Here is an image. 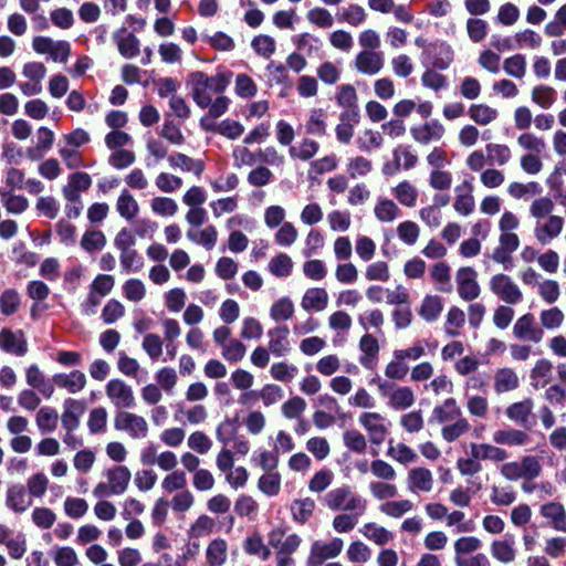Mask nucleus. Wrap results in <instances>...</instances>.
Returning <instances> with one entry per match:
<instances>
[{"instance_id": "f257e3e1", "label": "nucleus", "mask_w": 566, "mask_h": 566, "mask_svg": "<svg viewBox=\"0 0 566 566\" xmlns=\"http://www.w3.org/2000/svg\"><path fill=\"white\" fill-rule=\"evenodd\" d=\"M554 209L555 203L549 197L534 198L530 205L528 213L535 221L533 234L542 245L549 244L563 232L565 220L560 216L553 214Z\"/></svg>"}, {"instance_id": "f03ea898", "label": "nucleus", "mask_w": 566, "mask_h": 566, "mask_svg": "<svg viewBox=\"0 0 566 566\" xmlns=\"http://www.w3.org/2000/svg\"><path fill=\"white\" fill-rule=\"evenodd\" d=\"M231 78V71H221L211 76L202 71H195L189 74L187 84L190 87L191 97L197 106L207 108L212 95L223 94Z\"/></svg>"}, {"instance_id": "7ed1b4c3", "label": "nucleus", "mask_w": 566, "mask_h": 566, "mask_svg": "<svg viewBox=\"0 0 566 566\" xmlns=\"http://www.w3.org/2000/svg\"><path fill=\"white\" fill-rule=\"evenodd\" d=\"M322 501L331 511H345L363 515L367 510V500L353 491L352 486L347 484L332 489Z\"/></svg>"}, {"instance_id": "20e7f679", "label": "nucleus", "mask_w": 566, "mask_h": 566, "mask_svg": "<svg viewBox=\"0 0 566 566\" xmlns=\"http://www.w3.org/2000/svg\"><path fill=\"white\" fill-rule=\"evenodd\" d=\"M106 481L98 482L93 489L96 499L124 494L132 479L130 470L125 465H113L103 471Z\"/></svg>"}, {"instance_id": "39448f33", "label": "nucleus", "mask_w": 566, "mask_h": 566, "mask_svg": "<svg viewBox=\"0 0 566 566\" xmlns=\"http://www.w3.org/2000/svg\"><path fill=\"white\" fill-rule=\"evenodd\" d=\"M541 472L542 464L535 455H525L518 461L504 462L500 467L501 475L509 481L534 480Z\"/></svg>"}, {"instance_id": "423d86ee", "label": "nucleus", "mask_w": 566, "mask_h": 566, "mask_svg": "<svg viewBox=\"0 0 566 566\" xmlns=\"http://www.w3.org/2000/svg\"><path fill=\"white\" fill-rule=\"evenodd\" d=\"M358 423L367 432L368 440L374 446H380L389 434L391 422L379 412L366 411L358 416Z\"/></svg>"}, {"instance_id": "0eeeda50", "label": "nucleus", "mask_w": 566, "mask_h": 566, "mask_svg": "<svg viewBox=\"0 0 566 566\" xmlns=\"http://www.w3.org/2000/svg\"><path fill=\"white\" fill-rule=\"evenodd\" d=\"M490 291L507 305L523 301V293L515 281L507 274H494L489 282Z\"/></svg>"}, {"instance_id": "6e6552de", "label": "nucleus", "mask_w": 566, "mask_h": 566, "mask_svg": "<svg viewBox=\"0 0 566 566\" xmlns=\"http://www.w3.org/2000/svg\"><path fill=\"white\" fill-rule=\"evenodd\" d=\"M114 428L135 440L145 439L149 432L148 422L143 416L126 410H120L115 415Z\"/></svg>"}, {"instance_id": "1a4fd4ad", "label": "nucleus", "mask_w": 566, "mask_h": 566, "mask_svg": "<svg viewBox=\"0 0 566 566\" xmlns=\"http://www.w3.org/2000/svg\"><path fill=\"white\" fill-rule=\"evenodd\" d=\"M344 548V541L334 537L331 541H314L307 556L308 566H322L326 560L336 558Z\"/></svg>"}, {"instance_id": "9d476101", "label": "nucleus", "mask_w": 566, "mask_h": 566, "mask_svg": "<svg viewBox=\"0 0 566 566\" xmlns=\"http://www.w3.org/2000/svg\"><path fill=\"white\" fill-rule=\"evenodd\" d=\"M458 295L467 302L476 300L481 294V286L478 282V272L471 266L459 268L455 273Z\"/></svg>"}, {"instance_id": "9b49d317", "label": "nucleus", "mask_w": 566, "mask_h": 566, "mask_svg": "<svg viewBox=\"0 0 566 566\" xmlns=\"http://www.w3.org/2000/svg\"><path fill=\"white\" fill-rule=\"evenodd\" d=\"M105 392L117 409H132L136 405L133 388L122 379H111L105 386Z\"/></svg>"}, {"instance_id": "f8f14e48", "label": "nucleus", "mask_w": 566, "mask_h": 566, "mask_svg": "<svg viewBox=\"0 0 566 566\" xmlns=\"http://www.w3.org/2000/svg\"><path fill=\"white\" fill-rule=\"evenodd\" d=\"M418 164V156L409 145H398L392 150V160L382 166L386 176H394L400 170H410Z\"/></svg>"}, {"instance_id": "ddd939ff", "label": "nucleus", "mask_w": 566, "mask_h": 566, "mask_svg": "<svg viewBox=\"0 0 566 566\" xmlns=\"http://www.w3.org/2000/svg\"><path fill=\"white\" fill-rule=\"evenodd\" d=\"M35 495V474L28 479V489L22 484H14L7 492V504L15 512H24Z\"/></svg>"}, {"instance_id": "4468645a", "label": "nucleus", "mask_w": 566, "mask_h": 566, "mask_svg": "<svg viewBox=\"0 0 566 566\" xmlns=\"http://www.w3.org/2000/svg\"><path fill=\"white\" fill-rule=\"evenodd\" d=\"M513 335L520 340L538 344L544 338V331L536 324L534 315L526 313L514 323Z\"/></svg>"}, {"instance_id": "2eb2a0df", "label": "nucleus", "mask_w": 566, "mask_h": 566, "mask_svg": "<svg viewBox=\"0 0 566 566\" xmlns=\"http://www.w3.org/2000/svg\"><path fill=\"white\" fill-rule=\"evenodd\" d=\"M38 54L46 55L55 63H66L71 55V44L64 40L38 36Z\"/></svg>"}, {"instance_id": "dca6fc26", "label": "nucleus", "mask_w": 566, "mask_h": 566, "mask_svg": "<svg viewBox=\"0 0 566 566\" xmlns=\"http://www.w3.org/2000/svg\"><path fill=\"white\" fill-rule=\"evenodd\" d=\"M446 134V128L438 119H431L410 128L412 139L420 145H429L440 142Z\"/></svg>"}, {"instance_id": "f3484780", "label": "nucleus", "mask_w": 566, "mask_h": 566, "mask_svg": "<svg viewBox=\"0 0 566 566\" xmlns=\"http://www.w3.org/2000/svg\"><path fill=\"white\" fill-rule=\"evenodd\" d=\"M406 483L412 494L429 493L434 484L433 474L428 468L415 467L408 471Z\"/></svg>"}, {"instance_id": "a211bd4d", "label": "nucleus", "mask_w": 566, "mask_h": 566, "mask_svg": "<svg viewBox=\"0 0 566 566\" xmlns=\"http://www.w3.org/2000/svg\"><path fill=\"white\" fill-rule=\"evenodd\" d=\"M424 54L436 70H447L454 59V52L446 42L431 43L424 49Z\"/></svg>"}, {"instance_id": "6ab92c4d", "label": "nucleus", "mask_w": 566, "mask_h": 566, "mask_svg": "<svg viewBox=\"0 0 566 566\" xmlns=\"http://www.w3.org/2000/svg\"><path fill=\"white\" fill-rule=\"evenodd\" d=\"M290 328L277 325L268 331V348L275 357H284L291 352Z\"/></svg>"}, {"instance_id": "aec40b11", "label": "nucleus", "mask_w": 566, "mask_h": 566, "mask_svg": "<svg viewBox=\"0 0 566 566\" xmlns=\"http://www.w3.org/2000/svg\"><path fill=\"white\" fill-rule=\"evenodd\" d=\"M86 409L85 401L66 398L63 401V411L60 416L63 429L76 430Z\"/></svg>"}, {"instance_id": "412c9836", "label": "nucleus", "mask_w": 566, "mask_h": 566, "mask_svg": "<svg viewBox=\"0 0 566 566\" xmlns=\"http://www.w3.org/2000/svg\"><path fill=\"white\" fill-rule=\"evenodd\" d=\"M112 40L116 44L120 55L125 59H133L139 54L140 42L127 28L123 27L116 30L112 35Z\"/></svg>"}, {"instance_id": "4be33fe9", "label": "nucleus", "mask_w": 566, "mask_h": 566, "mask_svg": "<svg viewBox=\"0 0 566 566\" xmlns=\"http://www.w3.org/2000/svg\"><path fill=\"white\" fill-rule=\"evenodd\" d=\"M356 70L365 75H376L384 67V54L378 51H360L355 57Z\"/></svg>"}, {"instance_id": "5701e85b", "label": "nucleus", "mask_w": 566, "mask_h": 566, "mask_svg": "<svg viewBox=\"0 0 566 566\" xmlns=\"http://www.w3.org/2000/svg\"><path fill=\"white\" fill-rule=\"evenodd\" d=\"M454 192V211L462 217H468L472 214L475 209V199L472 193L473 185L470 181L465 180L460 186L455 187Z\"/></svg>"}, {"instance_id": "b1692460", "label": "nucleus", "mask_w": 566, "mask_h": 566, "mask_svg": "<svg viewBox=\"0 0 566 566\" xmlns=\"http://www.w3.org/2000/svg\"><path fill=\"white\" fill-rule=\"evenodd\" d=\"M53 382L57 388L64 389L71 395H76L86 387L87 379L83 371L73 369L70 373L54 374Z\"/></svg>"}, {"instance_id": "393cba45", "label": "nucleus", "mask_w": 566, "mask_h": 566, "mask_svg": "<svg viewBox=\"0 0 566 566\" xmlns=\"http://www.w3.org/2000/svg\"><path fill=\"white\" fill-rule=\"evenodd\" d=\"M470 454L482 461L504 462L509 458V452L499 444L471 442Z\"/></svg>"}, {"instance_id": "a878e982", "label": "nucleus", "mask_w": 566, "mask_h": 566, "mask_svg": "<svg viewBox=\"0 0 566 566\" xmlns=\"http://www.w3.org/2000/svg\"><path fill=\"white\" fill-rule=\"evenodd\" d=\"M520 247V238L515 232H501L499 245L494 249L492 260L505 264L511 260V254Z\"/></svg>"}, {"instance_id": "bb28decb", "label": "nucleus", "mask_w": 566, "mask_h": 566, "mask_svg": "<svg viewBox=\"0 0 566 566\" xmlns=\"http://www.w3.org/2000/svg\"><path fill=\"white\" fill-rule=\"evenodd\" d=\"M358 346L360 350V356L358 358L359 364L365 369H374L378 361V340L371 334H365L360 337Z\"/></svg>"}, {"instance_id": "cd10ccee", "label": "nucleus", "mask_w": 566, "mask_h": 566, "mask_svg": "<svg viewBox=\"0 0 566 566\" xmlns=\"http://www.w3.org/2000/svg\"><path fill=\"white\" fill-rule=\"evenodd\" d=\"M490 553L495 560L502 564L513 563L517 555L514 537L505 536L493 541L490 545Z\"/></svg>"}, {"instance_id": "c85d7f7f", "label": "nucleus", "mask_w": 566, "mask_h": 566, "mask_svg": "<svg viewBox=\"0 0 566 566\" xmlns=\"http://www.w3.org/2000/svg\"><path fill=\"white\" fill-rule=\"evenodd\" d=\"M539 513L554 530L566 533V509L562 503L555 501L544 503Z\"/></svg>"}, {"instance_id": "c756f323", "label": "nucleus", "mask_w": 566, "mask_h": 566, "mask_svg": "<svg viewBox=\"0 0 566 566\" xmlns=\"http://www.w3.org/2000/svg\"><path fill=\"white\" fill-rule=\"evenodd\" d=\"M328 302L329 295L324 287H310L302 296L301 306L305 312H323Z\"/></svg>"}, {"instance_id": "7c9ffc66", "label": "nucleus", "mask_w": 566, "mask_h": 566, "mask_svg": "<svg viewBox=\"0 0 566 566\" xmlns=\"http://www.w3.org/2000/svg\"><path fill=\"white\" fill-rule=\"evenodd\" d=\"M461 417H463L462 410L454 398L444 399L433 408L431 413V420L443 426Z\"/></svg>"}, {"instance_id": "2f4dec72", "label": "nucleus", "mask_w": 566, "mask_h": 566, "mask_svg": "<svg viewBox=\"0 0 566 566\" xmlns=\"http://www.w3.org/2000/svg\"><path fill=\"white\" fill-rule=\"evenodd\" d=\"M0 349L22 356L27 353V340L21 331L12 332L9 328H2L0 331Z\"/></svg>"}, {"instance_id": "473e14b6", "label": "nucleus", "mask_w": 566, "mask_h": 566, "mask_svg": "<svg viewBox=\"0 0 566 566\" xmlns=\"http://www.w3.org/2000/svg\"><path fill=\"white\" fill-rule=\"evenodd\" d=\"M492 440L499 446L521 447L526 446L531 441V437L526 431L505 428L495 430L492 433Z\"/></svg>"}, {"instance_id": "72a5a7b5", "label": "nucleus", "mask_w": 566, "mask_h": 566, "mask_svg": "<svg viewBox=\"0 0 566 566\" xmlns=\"http://www.w3.org/2000/svg\"><path fill=\"white\" fill-rule=\"evenodd\" d=\"M315 510L316 502L310 496L295 499L290 504L291 517L300 525L306 524L313 517Z\"/></svg>"}, {"instance_id": "f704fd0d", "label": "nucleus", "mask_w": 566, "mask_h": 566, "mask_svg": "<svg viewBox=\"0 0 566 566\" xmlns=\"http://www.w3.org/2000/svg\"><path fill=\"white\" fill-rule=\"evenodd\" d=\"M520 386V378L516 371L510 367L499 368L493 376V389L495 394L502 395L513 391Z\"/></svg>"}, {"instance_id": "c9c22d12", "label": "nucleus", "mask_w": 566, "mask_h": 566, "mask_svg": "<svg viewBox=\"0 0 566 566\" xmlns=\"http://www.w3.org/2000/svg\"><path fill=\"white\" fill-rule=\"evenodd\" d=\"M416 402V395L411 387L397 386L390 388L387 405L394 410H406L411 408Z\"/></svg>"}, {"instance_id": "e433bc0d", "label": "nucleus", "mask_w": 566, "mask_h": 566, "mask_svg": "<svg viewBox=\"0 0 566 566\" xmlns=\"http://www.w3.org/2000/svg\"><path fill=\"white\" fill-rule=\"evenodd\" d=\"M359 120L358 112H342L339 123L335 127V135L338 143L348 145L354 136L355 125Z\"/></svg>"}, {"instance_id": "4c0bfd02", "label": "nucleus", "mask_w": 566, "mask_h": 566, "mask_svg": "<svg viewBox=\"0 0 566 566\" xmlns=\"http://www.w3.org/2000/svg\"><path fill=\"white\" fill-rule=\"evenodd\" d=\"M169 166L185 172H191L200 177L205 171V163L201 159L191 158L182 153H174L168 156Z\"/></svg>"}, {"instance_id": "58836bf2", "label": "nucleus", "mask_w": 566, "mask_h": 566, "mask_svg": "<svg viewBox=\"0 0 566 566\" xmlns=\"http://www.w3.org/2000/svg\"><path fill=\"white\" fill-rule=\"evenodd\" d=\"M206 566H224L228 560V542L221 537L213 538L206 547Z\"/></svg>"}, {"instance_id": "ea45409f", "label": "nucleus", "mask_w": 566, "mask_h": 566, "mask_svg": "<svg viewBox=\"0 0 566 566\" xmlns=\"http://www.w3.org/2000/svg\"><path fill=\"white\" fill-rule=\"evenodd\" d=\"M397 202L387 197H378L374 207V216L381 223H391L401 216Z\"/></svg>"}, {"instance_id": "a19ab883", "label": "nucleus", "mask_w": 566, "mask_h": 566, "mask_svg": "<svg viewBox=\"0 0 566 566\" xmlns=\"http://www.w3.org/2000/svg\"><path fill=\"white\" fill-rule=\"evenodd\" d=\"M506 191L515 200H528L534 197H542L543 187L537 181H512L509 184Z\"/></svg>"}, {"instance_id": "79ce46f5", "label": "nucleus", "mask_w": 566, "mask_h": 566, "mask_svg": "<svg viewBox=\"0 0 566 566\" xmlns=\"http://www.w3.org/2000/svg\"><path fill=\"white\" fill-rule=\"evenodd\" d=\"M391 195L402 207L413 208L417 205L419 191L411 181L401 180L391 188Z\"/></svg>"}, {"instance_id": "37998d69", "label": "nucleus", "mask_w": 566, "mask_h": 566, "mask_svg": "<svg viewBox=\"0 0 566 566\" xmlns=\"http://www.w3.org/2000/svg\"><path fill=\"white\" fill-rule=\"evenodd\" d=\"M187 239L195 244L203 247L206 250H212L218 241L217 228L212 224L203 229H189L187 231Z\"/></svg>"}, {"instance_id": "c03bdc74", "label": "nucleus", "mask_w": 566, "mask_h": 566, "mask_svg": "<svg viewBox=\"0 0 566 566\" xmlns=\"http://www.w3.org/2000/svg\"><path fill=\"white\" fill-rule=\"evenodd\" d=\"M360 532L364 537L378 546H386L395 539L391 531L374 522L364 524Z\"/></svg>"}, {"instance_id": "a18cd8bd", "label": "nucleus", "mask_w": 566, "mask_h": 566, "mask_svg": "<svg viewBox=\"0 0 566 566\" xmlns=\"http://www.w3.org/2000/svg\"><path fill=\"white\" fill-rule=\"evenodd\" d=\"M443 310L442 298L438 295L428 294L421 301L418 314L428 323L436 322Z\"/></svg>"}, {"instance_id": "49530a36", "label": "nucleus", "mask_w": 566, "mask_h": 566, "mask_svg": "<svg viewBox=\"0 0 566 566\" xmlns=\"http://www.w3.org/2000/svg\"><path fill=\"white\" fill-rule=\"evenodd\" d=\"M292 42L301 54L307 56L318 53L323 46L322 40L308 32L294 35Z\"/></svg>"}, {"instance_id": "de8ad7c7", "label": "nucleus", "mask_w": 566, "mask_h": 566, "mask_svg": "<svg viewBox=\"0 0 566 566\" xmlns=\"http://www.w3.org/2000/svg\"><path fill=\"white\" fill-rule=\"evenodd\" d=\"M116 211L128 221L135 219L139 213V205L127 189L120 191L116 200Z\"/></svg>"}, {"instance_id": "09e8293b", "label": "nucleus", "mask_w": 566, "mask_h": 566, "mask_svg": "<svg viewBox=\"0 0 566 566\" xmlns=\"http://www.w3.org/2000/svg\"><path fill=\"white\" fill-rule=\"evenodd\" d=\"M318 150L319 144L316 140L311 138H303L289 148V155L293 159L308 161L314 158Z\"/></svg>"}, {"instance_id": "8fccbe9b", "label": "nucleus", "mask_w": 566, "mask_h": 566, "mask_svg": "<svg viewBox=\"0 0 566 566\" xmlns=\"http://www.w3.org/2000/svg\"><path fill=\"white\" fill-rule=\"evenodd\" d=\"M337 19L342 23H347L352 27L357 28L366 22L367 12L361 6L350 3L338 10Z\"/></svg>"}, {"instance_id": "3c124183", "label": "nucleus", "mask_w": 566, "mask_h": 566, "mask_svg": "<svg viewBox=\"0 0 566 566\" xmlns=\"http://www.w3.org/2000/svg\"><path fill=\"white\" fill-rule=\"evenodd\" d=\"M553 364L546 358L538 359L531 370V385L535 389L544 388L552 378Z\"/></svg>"}, {"instance_id": "603ef678", "label": "nucleus", "mask_w": 566, "mask_h": 566, "mask_svg": "<svg viewBox=\"0 0 566 566\" xmlns=\"http://www.w3.org/2000/svg\"><path fill=\"white\" fill-rule=\"evenodd\" d=\"M368 491L376 501L385 502L398 495L395 481L373 480L368 483Z\"/></svg>"}, {"instance_id": "864d4df0", "label": "nucleus", "mask_w": 566, "mask_h": 566, "mask_svg": "<svg viewBox=\"0 0 566 566\" xmlns=\"http://www.w3.org/2000/svg\"><path fill=\"white\" fill-rule=\"evenodd\" d=\"M295 305L290 296H283L274 301L270 307V317L276 322H286L294 316Z\"/></svg>"}, {"instance_id": "5fc2aeb1", "label": "nucleus", "mask_w": 566, "mask_h": 566, "mask_svg": "<svg viewBox=\"0 0 566 566\" xmlns=\"http://www.w3.org/2000/svg\"><path fill=\"white\" fill-rule=\"evenodd\" d=\"M415 509L413 503L408 499L385 501L379 505V511L391 518H400Z\"/></svg>"}, {"instance_id": "6e6d98bb", "label": "nucleus", "mask_w": 566, "mask_h": 566, "mask_svg": "<svg viewBox=\"0 0 566 566\" xmlns=\"http://www.w3.org/2000/svg\"><path fill=\"white\" fill-rule=\"evenodd\" d=\"M335 474L331 469L321 468L310 478L307 489L312 493H323L333 484Z\"/></svg>"}, {"instance_id": "4d7b16f0", "label": "nucleus", "mask_w": 566, "mask_h": 566, "mask_svg": "<svg viewBox=\"0 0 566 566\" xmlns=\"http://www.w3.org/2000/svg\"><path fill=\"white\" fill-rule=\"evenodd\" d=\"M469 117L481 126H486L499 117V112L486 104H472L468 109Z\"/></svg>"}, {"instance_id": "13d9d810", "label": "nucleus", "mask_w": 566, "mask_h": 566, "mask_svg": "<svg viewBox=\"0 0 566 566\" xmlns=\"http://www.w3.org/2000/svg\"><path fill=\"white\" fill-rule=\"evenodd\" d=\"M387 455L402 465H408L418 460L417 452L403 442L394 444L390 441L387 449Z\"/></svg>"}, {"instance_id": "bf43d9fd", "label": "nucleus", "mask_w": 566, "mask_h": 566, "mask_svg": "<svg viewBox=\"0 0 566 566\" xmlns=\"http://www.w3.org/2000/svg\"><path fill=\"white\" fill-rule=\"evenodd\" d=\"M335 99L337 105L345 109L344 112H358V96L353 85L338 86Z\"/></svg>"}, {"instance_id": "052dcab7", "label": "nucleus", "mask_w": 566, "mask_h": 566, "mask_svg": "<svg viewBox=\"0 0 566 566\" xmlns=\"http://www.w3.org/2000/svg\"><path fill=\"white\" fill-rule=\"evenodd\" d=\"M60 415L54 407L44 406L38 410V429L42 433L53 432L59 424Z\"/></svg>"}, {"instance_id": "680f3d73", "label": "nucleus", "mask_w": 566, "mask_h": 566, "mask_svg": "<svg viewBox=\"0 0 566 566\" xmlns=\"http://www.w3.org/2000/svg\"><path fill=\"white\" fill-rule=\"evenodd\" d=\"M556 91L548 85H536L532 88L531 99L543 109H549L556 102Z\"/></svg>"}, {"instance_id": "e2e57ef3", "label": "nucleus", "mask_w": 566, "mask_h": 566, "mask_svg": "<svg viewBox=\"0 0 566 566\" xmlns=\"http://www.w3.org/2000/svg\"><path fill=\"white\" fill-rule=\"evenodd\" d=\"M470 422L467 418L461 417L455 421L444 424L441 428V437L444 441L451 443L467 434L470 431Z\"/></svg>"}, {"instance_id": "0e129e2a", "label": "nucleus", "mask_w": 566, "mask_h": 566, "mask_svg": "<svg viewBox=\"0 0 566 566\" xmlns=\"http://www.w3.org/2000/svg\"><path fill=\"white\" fill-rule=\"evenodd\" d=\"M238 432L239 427L235 420L226 417L216 428V439L222 447H228L238 437Z\"/></svg>"}, {"instance_id": "69168bd1", "label": "nucleus", "mask_w": 566, "mask_h": 566, "mask_svg": "<svg viewBox=\"0 0 566 566\" xmlns=\"http://www.w3.org/2000/svg\"><path fill=\"white\" fill-rule=\"evenodd\" d=\"M293 265L291 256L281 252L270 260L268 270L276 277H287L292 274Z\"/></svg>"}, {"instance_id": "338daca9", "label": "nucleus", "mask_w": 566, "mask_h": 566, "mask_svg": "<svg viewBox=\"0 0 566 566\" xmlns=\"http://www.w3.org/2000/svg\"><path fill=\"white\" fill-rule=\"evenodd\" d=\"M306 20L318 29H331L335 23L332 12L323 7H314L306 12Z\"/></svg>"}, {"instance_id": "774afa93", "label": "nucleus", "mask_w": 566, "mask_h": 566, "mask_svg": "<svg viewBox=\"0 0 566 566\" xmlns=\"http://www.w3.org/2000/svg\"><path fill=\"white\" fill-rule=\"evenodd\" d=\"M485 151L488 154V160L492 165L500 167L505 166L512 159V150L505 144L489 143L485 146Z\"/></svg>"}]
</instances>
